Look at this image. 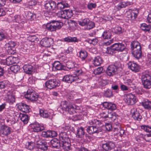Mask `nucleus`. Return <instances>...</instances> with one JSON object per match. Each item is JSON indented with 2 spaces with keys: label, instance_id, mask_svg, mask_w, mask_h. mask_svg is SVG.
I'll return each instance as SVG.
<instances>
[{
  "label": "nucleus",
  "instance_id": "nucleus-1",
  "mask_svg": "<svg viewBox=\"0 0 151 151\" xmlns=\"http://www.w3.org/2000/svg\"><path fill=\"white\" fill-rule=\"evenodd\" d=\"M89 124L91 125L87 128V132L90 134L98 133L101 131V129L99 126L101 124V122L97 119H93L89 121Z\"/></svg>",
  "mask_w": 151,
  "mask_h": 151
},
{
  "label": "nucleus",
  "instance_id": "nucleus-2",
  "mask_svg": "<svg viewBox=\"0 0 151 151\" xmlns=\"http://www.w3.org/2000/svg\"><path fill=\"white\" fill-rule=\"evenodd\" d=\"M131 49L133 50L132 53L134 56L138 59L142 56V51L140 44L137 41H134L131 42Z\"/></svg>",
  "mask_w": 151,
  "mask_h": 151
},
{
  "label": "nucleus",
  "instance_id": "nucleus-3",
  "mask_svg": "<svg viewBox=\"0 0 151 151\" xmlns=\"http://www.w3.org/2000/svg\"><path fill=\"white\" fill-rule=\"evenodd\" d=\"M68 103L66 101L62 102L61 105L63 110L68 111L70 114L78 112L80 108L79 106L71 103H69L68 104Z\"/></svg>",
  "mask_w": 151,
  "mask_h": 151
},
{
  "label": "nucleus",
  "instance_id": "nucleus-4",
  "mask_svg": "<svg viewBox=\"0 0 151 151\" xmlns=\"http://www.w3.org/2000/svg\"><path fill=\"white\" fill-rule=\"evenodd\" d=\"M117 115L115 112H109L108 111L104 110L99 114V117L104 120L111 119V121H113L116 119Z\"/></svg>",
  "mask_w": 151,
  "mask_h": 151
},
{
  "label": "nucleus",
  "instance_id": "nucleus-5",
  "mask_svg": "<svg viewBox=\"0 0 151 151\" xmlns=\"http://www.w3.org/2000/svg\"><path fill=\"white\" fill-rule=\"evenodd\" d=\"M142 85L147 89L151 88V76L148 74L144 73L142 76Z\"/></svg>",
  "mask_w": 151,
  "mask_h": 151
},
{
  "label": "nucleus",
  "instance_id": "nucleus-6",
  "mask_svg": "<svg viewBox=\"0 0 151 151\" xmlns=\"http://www.w3.org/2000/svg\"><path fill=\"white\" fill-rule=\"evenodd\" d=\"M24 96L26 99L32 102L37 101L39 98L38 94L32 89H29Z\"/></svg>",
  "mask_w": 151,
  "mask_h": 151
},
{
  "label": "nucleus",
  "instance_id": "nucleus-7",
  "mask_svg": "<svg viewBox=\"0 0 151 151\" xmlns=\"http://www.w3.org/2000/svg\"><path fill=\"white\" fill-rule=\"evenodd\" d=\"M45 85V87L47 88L53 89L60 85V81L55 79H51L46 81Z\"/></svg>",
  "mask_w": 151,
  "mask_h": 151
},
{
  "label": "nucleus",
  "instance_id": "nucleus-8",
  "mask_svg": "<svg viewBox=\"0 0 151 151\" xmlns=\"http://www.w3.org/2000/svg\"><path fill=\"white\" fill-rule=\"evenodd\" d=\"M139 14L138 10L137 9L131 10L129 9L126 13V18L129 20L135 21Z\"/></svg>",
  "mask_w": 151,
  "mask_h": 151
},
{
  "label": "nucleus",
  "instance_id": "nucleus-9",
  "mask_svg": "<svg viewBox=\"0 0 151 151\" xmlns=\"http://www.w3.org/2000/svg\"><path fill=\"white\" fill-rule=\"evenodd\" d=\"M124 101L125 103L128 105H132L137 102L136 96L132 93L127 94L125 97Z\"/></svg>",
  "mask_w": 151,
  "mask_h": 151
},
{
  "label": "nucleus",
  "instance_id": "nucleus-10",
  "mask_svg": "<svg viewBox=\"0 0 151 151\" xmlns=\"http://www.w3.org/2000/svg\"><path fill=\"white\" fill-rule=\"evenodd\" d=\"M44 6L45 9L48 12H51L56 8V3L53 1H46Z\"/></svg>",
  "mask_w": 151,
  "mask_h": 151
},
{
  "label": "nucleus",
  "instance_id": "nucleus-11",
  "mask_svg": "<svg viewBox=\"0 0 151 151\" xmlns=\"http://www.w3.org/2000/svg\"><path fill=\"white\" fill-rule=\"evenodd\" d=\"M127 65L128 68L134 73H136L140 71V66L134 61H129L127 63Z\"/></svg>",
  "mask_w": 151,
  "mask_h": 151
},
{
  "label": "nucleus",
  "instance_id": "nucleus-12",
  "mask_svg": "<svg viewBox=\"0 0 151 151\" xmlns=\"http://www.w3.org/2000/svg\"><path fill=\"white\" fill-rule=\"evenodd\" d=\"M17 106L20 111L25 113H28L31 111L29 106L22 102L17 104Z\"/></svg>",
  "mask_w": 151,
  "mask_h": 151
},
{
  "label": "nucleus",
  "instance_id": "nucleus-13",
  "mask_svg": "<svg viewBox=\"0 0 151 151\" xmlns=\"http://www.w3.org/2000/svg\"><path fill=\"white\" fill-rule=\"evenodd\" d=\"M11 127L5 125H1L0 126V135L2 136H7L10 134L11 132Z\"/></svg>",
  "mask_w": 151,
  "mask_h": 151
},
{
  "label": "nucleus",
  "instance_id": "nucleus-14",
  "mask_svg": "<svg viewBox=\"0 0 151 151\" xmlns=\"http://www.w3.org/2000/svg\"><path fill=\"white\" fill-rule=\"evenodd\" d=\"M132 116L136 122H140L142 119V116L140 115L137 108H134L131 110Z\"/></svg>",
  "mask_w": 151,
  "mask_h": 151
},
{
  "label": "nucleus",
  "instance_id": "nucleus-15",
  "mask_svg": "<svg viewBox=\"0 0 151 151\" xmlns=\"http://www.w3.org/2000/svg\"><path fill=\"white\" fill-rule=\"evenodd\" d=\"M57 132L55 131L48 130L43 131L42 132L41 136L44 138H51L57 136Z\"/></svg>",
  "mask_w": 151,
  "mask_h": 151
},
{
  "label": "nucleus",
  "instance_id": "nucleus-16",
  "mask_svg": "<svg viewBox=\"0 0 151 151\" xmlns=\"http://www.w3.org/2000/svg\"><path fill=\"white\" fill-rule=\"evenodd\" d=\"M79 78L77 76H74L72 75H66L64 76L62 79L63 81L66 83H71L77 81Z\"/></svg>",
  "mask_w": 151,
  "mask_h": 151
},
{
  "label": "nucleus",
  "instance_id": "nucleus-17",
  "mask_svg": "<svg viewBox=\"0 0 151 151\" xmlns=\"http://www.w3.org/2000/svg\"><path fill=\"white\" fill-rule=\"evenodd\" d=\"M117 67L113 65H109L106 70V74L109 76H111L114 75L117 70Z\"/></svg>",
  "mask_w": 151,
  "mask_h": 151
},
{
  "label": "nucleus",
  "instance_id": "nucleus-18",
  "mask_svg": "<svg viewBox=\"0 0 151 151\" xmlns=\"http://www.w3.org/2000/svg\"><path fill=\"white\" fill-rule=\"evenodd\" d=\"M133 3L129 1H121L119 2L116 6H115L116 9L117 11L120 10L123 8H125L126 7L132 5Z\"/></svg>",
  "mask_w": 151,
  "mask_h": 151
},
{
  "label": "nucleus",
  "instance_id": "nucleus-19",
  "mask_svg": "<svg viewBox=\"0 0 151 151\" xmlns=\"http://www.w3.org/2000/svg\"><path fill=\"white\" fill-rule=\"evenodd\" d=\"M31 127L33 131L36 132L42 131L45 129L43 125L37 122L31 124Z\"/></svg>",
  "mask_w": 151,
  "mask_h": 151
},
{
  "label": "nucleus",
  "instance_id": "nucleus-20",
  "mask_svg": "<svg viewBox=\"0 0 151 151\" xmlns=\"http://www.w3.org/2000/svg\"><path fill=\"white\" fill-rule=\"evenodd\" d=\"M115 147V144L112 142L108 141L102 145L103 149L106 151H109L114 149Z\"/></svg>",
  "mask_w": 151,
  "mask_h": 151
},
{
  "label": "nucleus",
  "instance_id": "nucleus-21",
  "mask_svg": "<svg viewBox=\"0 0 151 151\" xmlns=\"http://www.w3.org/2000/svg\"><path fill=\"white\" fill-rule=\"evenodd\" d=\"M36 147L39 149L43 151L47 150L48 147L47 143L44 140L38 141Z\"/></svg>",
  "mask_w": 151,
  "mask_h": 151
},
{
  "label": "nucleus",
  "instance_id": "nucleus-22",
  "mask_svg": "<svg viewBox=\"0 0 151 151\" xmlns=\"http://www.w3.org/2000/svg\"><path fill=\"white\" fill-rule=\"evenodd\" d=\"M52 42V41L51 38L46 37L43 38L40 41V43L42 47H48L51 46Z\"/></svg>",
  "mask_w": 151,
  "mask_h": 151
},
{
  "label": "nucleus",
  "instance_id": "nucleus-23",
  "mask_svg": "<svg viewBox=\"0 0 151 151\" xmlns=\"http://www.w3.org/2000/svg\"><path fill=\"white\" fill-rule=\"evenodd\" d=\"M102 51L104 53H107L111 55H113L116 52V50L114 47L113 46V44L106 48H104L102 50Z\"/></svg>",
  "mask_w": 151,
  "mask_h": 151
},
{
  "label": "nucleus",
  "instance_id": "nucleus-24",
  "mask_svg": "<svg viewBox=\"0 0 151 151\" xmlns=\"http://www.w3.org/2000/svg\"><path fill=\"white\" fill-rule=\"evenodd\" d=\"M116 50L118 52H122L126 49L124 44L122 43H116L113 44Z\"/></svg>",
  "mask_w": 151,
  "mask_h": 151
},
{
  "label": "nucleus",
  "instance_id": "nucleus-25",
  "mask_svg": "<svg viewBox=\"0 0 151 151\" xmlns=\"http://www.w3.org/2000/svg\"><path fill=\"white\" fill-rule=\"evenodd\" d=\"M103 106L108 110L113 111L116 109V106L115 104L112 102H104L103 104Z\"/></svg>",
  "mask_w": 151,
  "mask_h": 151
},
{
  "label": "nucleus",
  "instance_id": "nucleus-26",
  "mask_svg": "<svg viewBox=\"0 0 151 151\" xmlns=\"http://www.w3.org/2000/svg\"><path fill=\"white\" fill-rule=\"evenodd\" d=\"M23 69L24 72L27 74H32L34 72L33 67L29 64L24 65L23 66Z\"/></svg>",
  "mask_w": 151,
  "mask_h": 151
},
{
  "label": "nucleus",
  "instance_id": "nucleus-27",
  "mask_svg": "<svg viewBox=\"0 0 151 151\" xmlns=\"http://www.w3.org/2000/svg\"><path fill=\"white\" fill-rule=\"evenodd\" d=\"M52 66L53 70L54 71L63 70L65 67L61 63L58 61H55L52 64Z\"/></svg>",
  "mask_w": 151,
  "mask_h": 151
},
{
  "label": "nucleus",
  "instance_id": "nucleus-28",
  "mask_svg": "<svg viewBox=\"0 0 151 151\" xmlns=\"http://www.w3.org/2000/svg\"><path fill=\"white\" fill-rule=\"evenodd\" d=\"M85 134V132L84 131V128L82 127H80L78 128L77 130L76 133V137L82 139V138L84 137V134Z\"/></svg>",
  "mask_w": 151,
  "mask_h": 151
},
{
  "label": "nucleus",
  "instance_id": "nucleus-29",
  "mask_svg": "<svg viewBox=\"0 0 151 151\" xmlns=\"http://www.w3.org/2000/svg\"><path fill=\"white\" fill-rule=\"evenodd\" d=\"M142 105L146 110H151V101L147 99H145L142 103Z\"/></svg>",
  "mask_w": 151,
  "mask_h": 151
},
{
  "label": "nucleus",
  "instance_id": "nucleus-30",
  "mask_svg": "<svg viewBox=\"0 0 151 151\" xmlns=\"http://www.w3.org/2000/svg\"><path fill=\"white\" fill-rule=\"evenodd\" d=\"M17 58L16 57L12 56L9 57L6 59V64L8 65H10L15 63H17Z\"/></svg>",
  "mask_w": 151,
  "mask_h": 151
},
{
  "label": "nucleus",
  "instance_id": "nucleus-31",
  "mask_svg": "<svg viewBox=\"0 0 151 151\" xmlns=\"http://www.w3.org/2000/svg\"><path fill=\"white\" fill-rule=\"evenodd\" d=\"M78 56L81 59L82 61L86 60L88 56L87 52L84 50H81L77 54Z\"/></svg>",
  "mask_w": 151,
  "mask_h": 151
},
{
  "label": "nucleus",
  "instance_id": "nucleus-32",
  "mask_svg": "<svg viewBox=\"0 0 151 151\" xmlns=\"http://www.w3.org/2000/svg\"><path fill=\"white\" fill-rule=\"evenodd\" d=\"M5 98L6 101L9 103H12L14 99V96L11 91H8L7 93Z\"/></svg>",
  "mask_w": 151,
  "mask_h": 151
},
{
  "label": "nucleus",
  "instance_id": "nucleus-33",
  "mask_svg": "<svg viewBox=\"0 0 151 151\" xmlns=\"http://www.w3.org/2000/svg\"><path fill=\"white\" fill-rule=\"evenodd\" d=\"M140 28L144 32H151V25L147 24L145 23L141 24Z\"/></svg>",
  "mask_w": 151,
  "mask_h": 151
},
{
  "label": "nucleus",
  "instance_id": "nucleus-34",
  "mask_svg": "<svg viewBox=\"0 0 151 151\" xmlns=\"http://www.w3.org/2000/svg\"><path fill=\"white\" fill-rule=\"evenodd\" d=\"M59 137L60 141L62 143L64 142H68L70 140L66 132H61L59 134Z\"/></svg>",
  "mask_w": 151,
  "mask_h": 151
},
{
  "label": "nucleus",
  "instance_id": "nucleus-35",
  "mask_svg": "<svg viewBox=\"0 0 151 151\" xmlns=\"http://www.w3.org/2000/svg\"><path fill=\"white\" fill-rule=\"evenodd\" d=\"M69 5L65 1L58 2L57 4L56 8L58 9H62L65 8L69 7Z\"/></svg>",
  "mask_w": 151,
  "mask_h": 151
},
{
  "label": "nucleus",
  "instance_id": "nucleus-36",
  "mask_svg": "<svg viewBox=\"0 0 151 151\" xmlns=\"http://www.w3.org/2000/svg\"><path fill=\"white\" fill-rule=\"evenodd\" d=\"M103 62V60L102 58L99 56H97L95 57L93 60V64L95 66H97L100 65Z\"/></svg>",
  "mask_w": 151,
  "mask_h": 151
},
{
  "label": "nucleus",
  "instance_id": "nucleus-37",
  "mask_svg": "<svg viewBox=\"0 0 151 151\" xmlns=\"http://www.w3.org/2000/svg\"><path fill=\"white\" fill-rule=\"evenodd\" d=\"M40 116L44 118H48L50 115V112L47 111L43 109H40Z\"/></svg>",
  "mask_w": 151,
  "mask_h": 151
},
{
  "label": "nucleus",
  "instance_id": "nucleus-38",
  "mask_svg": "<svg viewBox=\"0 0 151 151\" xmlns=\"http://www.w3.org/2000/svg\"><path fill=\"white\" fill-rule=\"evenodd\" d=\"M51 143L52 147L59 148L60 147L59 141L57 139H54L51 141Z\"/></svg>",
  "mask_w": 151,
  "mask_h": 151
},
{
  "label": "nucleus",
  "instance_id": "nucleus-39",
  "mask_svg": "<svg viewBox=\"0 0 151 151\" xmlns=\"http://www.w3.org/2000/svg\"><path fill=\"white\" fill-rule=\"evenodd\" d=\"M69 141L68 142H64L62 143V147L63 149L65 151H70L72 148H71V145L69 142Z\"/></svg>",
  "mask_w": 151,
  "mask_h": 151
},
{
  "label": "nucleus",
  "instance_id": "nucleus-40",
  "mask_svg": "<svg viewBox=\"0 0 151 151\" xmlns=\"http://www.w3.org/2000/svg\"><path fill=\"white\" fill-rule=\"evenodd\" d=\"M66 66L70 70H73L75 68H76V67H78V64L74 63L69 62L67 63Z\"/></svg>",
  "mask_w": 151,
  "mask_h": 151
},
{
  "label": "nucleus",
  "instance_id": "nucleus-41",
  "mask_svg": "<svg viewBox=\"0 0 151 151\" xmlns=\"http://www.w3.org/2000/svg\"><path fill=\"white\" fill-rule=\"evenodd\" d=\"M35 144L33 142H26L25 147L27 149L31 150L35 148Z\"/></svg>",
  "mask_w": 151,
  "mask_h": 151
},
{
  "label": "nucleus",
  "instance_id": "nucleus-42",
  "mask_svg": "<svg viewBox=\"0 0 151 151\" xmlns=\"http://www.w3.org/2000/svg\"><path fill=\"white\" fill-rule=\"evenodd\" d=\"M125 83L129 86L130 88H134L135 87V85L133 82V80L131 79H127L126 80Z\"/></svg>",
  "mask_w": 151,
  "mask_h": 151
},
{
  "label": "nucleus",
  "instance_id": "nucleus-43",
  "mask_svg": "<svg viewBox=\"0 0 151 151\" xmlns=\"http://www.w3.org/2000/svg\"><path fill=\"white\" fill-rule=\"evenodd\" d=\"M20 119L24 124H27L29 120L28 115L24 114H21L20 115Z\"/></svg>",
  "mask_w": 151,
  "mask_h": 151
},
{
  "label": "nucleus",
  "instance_id": "nucleus-44",
  "mask_svg": "<svg viewBox=\"0 0 151 151\" xmlns=\"http://www.w3.org/2000/svg\"><path fill=\"white\" fill-rule=\"evenodd\" d=\"M46 28L48 30L51 31H55L56 30L55 26L52 22L46 25Z\"/></svg>",
  "mask_w": 151,
  "mask_h": 151
},
{
  "label": "nucleus",
  "instance_id": "nucleus-45",
  "mask_svg": "<svg viewBox=\"0 0 151 151\" xmlns=\"http://www.w3.org/2000/svg\"><path fill=\"white\" fill-rule=\"evenodd\" d=\"M111 34L110 32L104 31L102 35V37L104 39H109L111 38Z\"/></svg>",
  "mask_w": 151,
  "mask_h": 151
},
{
  "label": "nucleus",
  "instance_id": "nucleus-46",
  "mask_svg": "<svg viewBox=\"0 0 151 151\" xmlns=\"http://www.w3.org/2000/svg\"><path fill=\"white\" fill-rule=\"evenodd\" d=\"M95 26V23L92 21H90L89 20V22L86 26V27L85 28V29L87 30H90L93 28Z\"/></svg>",
  "mask_w": 151,
  "mask_h": 151
},
{
  "label": "nucleus",
  "instance_id": "nucleus-47",
  "mask_svg": "<svg viewBox=\"0 0 151 151\" xmlns=\"http://www.w3.org/2000/svg\"><path fill=\"white\" fill-rule=\"evenodd\" d=\"M36 15L30 12H27V14L26 15V18L27 19L32 21L35 19Z\"/></svg>",
  "mask_w": 151,
  "mask_h": 151
},
{
  "label": "nucleus",
  "instance_id": "nucleus-48",
  "mask_svg": "<svg viewBox=\"0 0 151 151\" xmlns=\"http://www.w3.org/2000/svg\"><path fill=\"white\" fill-rule=\"evenodd\" d=\"M65 14L66 16V19H68L70 18L73 16V13L71 10H65Z\"/></svg>",
  "mask_w": 151,
  "mask_h": 151
},
{
  "label": "nucleus",
  "instance_id": "nucleus-49",
  "mask_svg": "<svg viewBox=\"0 0 151 151\" xmlns=\"http://www.w3.org/2000/svg\"><path fill=\"white\" fill-rule=\"evenodd\" d=\"M78 67H76V68H75L73 70L74 71L73 72L75 76H77L81 75L83 71L81 68H78Z\"/></svg>",
  "mask_w": 151,
  "mask_h": 151
},
{
  "label": "nucleus",
  "instance_id": "nucleus-50",
  "mask_svg": "<svg viewBox=\"0 0 151 151\" xmlns=\"http://www.w3.org/2000/svg\"><path fill=\"white\" fill-rule=\"evenodd\" d=\"M89 20V19L88 18H85L79 21H78V23L81 26H86L88 23V22Z\"/></svg>",
  "mask_w": 151,
  "mask_h": 151
},
{
  "label": "nucleus",
  "instance_id": "nucleus-51",
  "mask_svg": "<svg viewBox=\"0 0 151 151\" xmlns=\"http://www.w3.org/2000/svg\"><path fill=\"white\" fill-rule=\"evenodd\" d=\"M141 128L147 132L151 133V126H150L142 125L141 126Z\"/></svg>",
  "mask_w": 151,
  "mask_h": 151
},
{
  "label": "nucleus",
  "instance_id": "nucleus-52",
  "mask_svg": "<svg viewBox=\"0 0 151 151\" xmlns=\"http://www.w3.org/2000/svg\"><path fill=\"white\" fill-rule=\"evenodd\" d=\"M104 71V69L103 68L101 67H98L97 69L94 70L93 73L96 75H99L102 73Z\"/></svg>",
  "mask_w": 151,
  "mask_h": 151
},
{
  "label": "nucleus",
  "instance_id": "nucleus-53",
  "mask_svg": "<svg viewBox=\"0 0 151 151\" xmlns=\"http://www.w3.org/2000/svg\"><path fill=\"white\" fill-rule=\"evenodd\" d=\"M57 16L61 18L66 19V16L65 14V10L58 12L57 13Z\"/></svg>",
  "mask_w": 151,
  "mask_h": 151
},
{
  "label": "nucleus",
  "instance_id": "nucleus-54",
  "mask_svg": "<svg viewBox=\"0 0 151 151\" xmlns=\"http://www.w3.org/2000/svg\"><path fill=\"white\" fill-rule=\"evenodd\" d=\"M52 22L55 26L56 29H60L62 26V24L63 25V23L60 22L54 21H52Z\"/></svg>",
  "mask_w": 151,
  "mask_h": 151
},
{
  "label": "nucleus",
  "instance_id": "nucleus-55",
  "mask_svg": "<svg viewBox=\"0 0 151 151\" xmlns=\"http://www.w3.org/2000/svg\"><path fill=\"white\" fill-rule=\"evenodd\" d=\"M114 30L115 33L117 34H122L123 32V30L122 29V27H115Z\"/></svg>",
  "mask_w": 151,
  "mask_h": 151
},
{
  "label": "nucleus",
  "instance_id": "nucleus-56",
  "mask_svg": "<svg viewBox=\"0 0 151 151\" xmlns=\"http://www.w3.org/2000/svg\"><path fill=\"white\" fill-rule=\"evenodd\" d=\"M98 40L97 38L91 39H88V42L90 44H92L93 45H96L98 42Z\"/></svg>",
  "mask_w": 151,
  "mask_h": 151
},
{
  "label": "nucleus",
  "instance_id": "nucleus-57",
  "mask_svg": "<svg viewBox=\"0 0 151 151\" xmlns=\"http://www.w3.org/2000/svg\"><path fill=\"white\" fill-rule=\"evenodd\" d=\"M104 95L106 97H110L112 96V93L110 89H108L105 91Z\"/></svg>",
  "mask_w": 151,
  "mask_h": 151
},
{
  "label": "nucleus",
  "instance_id": "nucleus-58",
  "mask_svg": "<svg viewBox=\"0 0 151 151\" xmlns=\"http://www.w3.org/2000/svg\"><path fill=\"white\" fill-rule=\"evenodd\" d=\"M29 39L30 41L33 42H37L39 40V39L35 35L29 36Z\"/></svg>",
  "mask_w": 151,
  "mask_h": 151
},
{
  "label": "nucleus",
  "instance_id": "nucleus-59",
  "mask_svg": "<svg viewBox=\"0 0 151 151\" xmlns=\"http://www.w3.org/2000/svg\"><path fill=\"white\" fill-rule=\"evenodd\" d=\"M40 79L42 80H45L47 77V74L46 73H42L39 74Z\"/></svg>",
  "mask_w": 151,
  "mask_h": 151
},
{
  "label": "nucleus",
  "instance_id": "nucleus-60",
  "mask_svg": "<svg viewBox=\"0 0 151 151\" xmlns=\"http://www.w3.org/2000/svg\"><path fill=\"white\" fill-rule=\"evenodd\" d=\"M106 130L108 131H110L111 130L112 127L111 124L109 123H106L105 124Z\"/></svg>",
  "mask_w": 151,
  "mask_h": 151
},
{
  "label": "nucleus",
  "instance_id": "nucleus-61",
  "mask_svg": "<svg viewBox=\"0 0 151 151\" xmlns=\"http://www.w3.org/2000/svg\"><path fill=\"white\" fill-rule=\"evenodd\" d=\"M16 45L14 41H9L8 43L6 44V45L8 48H14Z\"/></svg>",
  "mask_w": 151,
  "mask_h": 151
},
{
  "label": "nucleus",
  "instance_id": "nucleus-62",
  "mask_svg": "<svg viewBox=\"0 0 151 151\" xmlns=\"http://www.w3.org/2000/svg\"><path fill=\"white\" fill-rule=\"evenodd\" d=\"M96 6V4L95 3H90L88 4L87 7L88 9L90 10H92L93 8H95Z\"/></svg>",
  "mask_w": 151,
  "mask_h": 151
},
{
  "label": "nucleus",
  "instance_id": "nucleus-63",
  "mask_svg": "<svg viewBox=\"0 0 151 151\" xmlns=\"http://www.w3.org/2000/svg\"><path fill=\"white\" fill-rule=\"evenodd\" d=\"M7 52L8 54L10 55H14L16 52L15 48H8Z\"/></svg>",
  "mask_w": 151,
  "mask_h": 151
},
{
  "label": "nucleus",
  "instance_id": "nucleus-64",
  "mask_svg": "<svg viewBox=\"0 0 151 151\" xmlns=\"http://www.w3.org/2000/svg\"><path fill=\"white\" fill-rule=\"evenodd\" d=\"M6 37V35L2 31L0 30V41H1Z\"/></svg>",
  "mask_w": 151,
  "mask_h": 151
}]
</instances>
